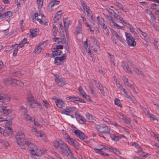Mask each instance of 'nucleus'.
Returning <instances> with one entry per match:
<instances>
[{"mask_svg":"<svg viewBox=\"0 0 159 159\" xmlns=\"http://www.w3.org/2000/svg\"><path fill=\"white\" fill-rule=\"evenodd\" d=\"M111 61V62L114 64V65H115V63H114V61L115 60L114 56V55H110Z\"/></svg>","mask_w":159,"mask_h":159,"instance_id":"603ef678","label":"nucleus"},{"mask_svg":"<svg viewBox=\"0 0 159 159\" xmlns=\"http://www.w3.org/2000/svg\"><path fill=\"white\" fill-rule=\"evenodd\" d=\"M116 4L119 8L123 10V6L121 4L117 1L116 2Z\"/></svg>","mask_w":159,"mask_h":159,"instance_id":"de8ad7c7","label":"nucleus"},{"mask_svg":"<svg viewBox=\"0 0 159 159\" xmlns=\"http://www.w3.org/2000/svg\"><path fill=\"white\" fill-rule=\"evenodd\" d=\"M75 117L77 120H79V123L82 124L85 123L86 121L85 119L82 118L81 116L76 112H75Z\"/></svg>","mask_w":159,"mask_h":159,"instance_id":"f8f14e48","label":"nucleus"},{"mask_svg":"<svg viewBox=\"0 0 159 159\" xmlns=\"http://www.w3.org/2000/svg\"><path fill=\"white\" fill-rule=\"evenodd\" d=\"M103 31L104 33H105V34L108 36L109 35V31L108 30L107 28V26H106L105 28L103 29Z\"/></svg>","mask_w":159,"mask_h":159,"instance_id":"09e8293b","label":"nucleus"},{"mask_svg":"<svg viewBox=\"0 0 159 159\" xmlns=\"http://www.w3.org/2000/svg\"><path fill=\"white\" fill-rule=\"evenodd\" d=\"M5 104V102H8L10 100V98L9 97L7 96V95L4 94V96L3 97V99L2 100Z\"/></svg>","mask_w":159,"mask_h":159,"instance_id":"2f4dec72","label":"nucleus"},{"mask_svg":"<svg viewBox=\"0 0 159 159\" xmlns=\"http://www.w3.org/2000/svg\"><path fill=\"white\" fill-rule=\"evenodd\" d=\"M125 34L128 45L130 46H134L136 45V42L134 38L129 33L125 32Z\"/></svg>","mask_w":159,"mask_h":159,"instance_id":"39448f33","label":"nucleus"},{"mask_svg":"<svg viewBox=\"0 0 159 159\" xmlns=\"http://www.w3.org/2000/svg\"><path fill=\"white\" fill-rule=\"evenodd\" d=\"M20 108L22 112L24 113V115L25 114H27L28 111L25 107L23 106H21L20 107Z\"/></svg>","mask_w":159,"mask_h":159,"instance_id":"f704fd0d","label":"nucleus"},{"mask_svg":"<svg viewBox=\"0 0 159 159\" xmlns=\"http://www.w3.org/2000/svg\"><path fill=\"white\" fill-rule=\"evenodd\" d=\"M15 82L14 86H16V85L19 86L20 87H23L24 85V83L23 82L20 81V80H14Z\"/></svg>","mask_w":159,"mask_h":159,"instance_id":"412c9836","label":"nucleus"},{"mask_svg":"<svg viewBox=\"0 0 159 159\" xmlns=\"http://www.w3.org/2000/svg\"><path fill=\"white\" fill-rule=\"evenodd\" d=\"M138 29L140 31V33L144 37H146V36L147 35V34H146V33L145 32H143L140 29V28H138Z\"/></svg>","mask_w":159,"mask_h":159,"instance_id":"6e6d98bb","label":"nucleus"},{"mask_svg":"<svg viewBox=\"0 0 159 159\" xmlns=\"http://www.w3.org/2000/svg\"><path fill=\"white\" fill-rule=\"evenodd\" d=\"M37 1L39 2H38V6L42 7L43 5V0H37Z\"/></svg>","mask_w":159,"mask_h":159,"instance_id":"8fccbe9b","label":"nucleus"},{"mask_svg":"<svg viewBox=\"0 0 159 159\" xmlns=\"http://www.w3.org/2000/svg\"><path fill=\"white\" fill-rule=\"evenodd\" d=\"M55 103L57 107L60 108H62L66 106L65 103L61 100L56 99L55 100Z\"/></svg>","mask_w":159,"mask_h":159,"instance_id":"9b49d317","label":"nucleus"},{"mask_svg":"<svg viewBox=\"0 0 159 159\" xmlns=\"http://www.w3.org/2000/svg\"><path fill=\"white\" fill-rule=\"evenodd\" d=\"M102 149H97V148H94V150L95 151L97 152V153H99V154H101L102 153Z\"/></svg>","mask_w":159,"mask_h":159,"instance_id":"13d9d810","label":"nucleus"},{"mask_svg":"<svg viewBox=\"0 0 159 159\" xmlns=\"http://www.w3.org/2000/svg\"><path fill=\"white\" fill-rule=\"evenodd\" d=\"M0 18L2 20H3L6 18L4 13L2 14L0 13Z\"/></svg>","mask_w":159,"mask_h":159,"instance_id":"5fc2aeb1","label":"nucleus"},{"mask_svg":"<svg viewBox=\"0 0 159 159\" xmlns=\"http://www.w3.org/2000/svg\"><path fill=\"white\" fill-rule=\"evenodd\" d=\"M2 112L4 114L8 115L12 112V110L11 109H5L0 108V112Z\"/></svg>","mask_w":159,"mask_h":159,"instance_id":"f3484780","label":"nucleus"},{"mask_svg":"<svg viewBox=\"0 0 159 159\" xmlns=\"http://www.w3.org/2000/svg\"><path fill=\"white\" fill-rule=\"evenodd\" d=\"M92 40L94 43L96 45H97L99 47V46L97 44L98 41L94 37H93L92 38Z\"/></svg>","mask_w":159,"mask_h":159,"instance_id":"69168bd1","label":"nucleus"},{"mask_svg":"<svg viewBox=\"0 0 159 159\" xmlns=\"http://www.w3.org/2000/svg\"><path fill=\"white\" fill-rule=\"evenodd\" d=\"M27 39L26 38H24L23 40H22L21 42L19 43V44H18L19 45H21L22 43L25 44V43H28L27 42Z\"/></svg>","mask_w":159,"mask_h":159,"instance_id":"c03bdc74","label":"nucleus"},{"mask_svg":"<svg viewBox=\"0 0 159 159\" xmlns=\"http://www.w3.org/2000/svg\"><path fill=\"white\" fill-rule=\"evenodd\" d=\"M76 109V107H75L67 106L65 109L62 110V112L67 115H69V113L75 111Z\"/></svg>","mask_w":159,"mask_h":159,"instance_id":"0eeeda50","label":"nucleus"},{"mask_svg":"<svg viewBox=\"0 0 159 159\" xmlns=\"http://www.w3.org/2000/svg\"><path fill=\"white\" fill-rule=\"evenodd\" d=\"M18 51V50H17V49H16V48L14 49L13 53V56L15 57L16 56Z\"/></svg>","mask_w":159,"mask_h":159,"instance_id":"338daca9","label":"nucleus"},{"mask_svg":"<svg viewBox=\"0 0 159 159\" xmlns=\"http://www.w3.org/2000/svg\"><path fill=\"white\" fill-rule=\"evenodd\" d=\"M120 102V100L116 98L115 100V103L118 106L121 107L122 106Z\"/></svg>","mask_w":159,"mask_h":159,"instance_id":"ea45409f","label":"nucleus"},{"mask_svg":"<svg viewBox=\"0 0 159 159\" xmlns=\"http://www.w3.org/2000/svg\"><path fill=\"white\" fill-rule=\"evenodd\" d=\"M55 61L54 63L57 65H58L59 64V63L57 61H59L60 62L62 61L61 60V59H60L59 57H56L55 58Z\"/></svg>","mask_w":159,"mask_h":159,"instance_id":"e433bc0d","label":"nucleus"},{"mask_svg":"<svg viewBox=\"0 0 159 159\" xmlns=\"http://www.w3.org/2000/svg\"><path fill=\"white\" fill-rule=\"evenodd\" d=\"M25 144H26L30 148V150L32 149L36 150L37 149V148L36 146L33 144V143L29 142L28 141H26L25 142Z\"/></svg>","mask_w":159,"mask_h":159,"instance_id":"ddd939ff","label":"nucleus"},{"mask_svg":"<svg viewBox=\"0 0 159 159\" xmlns=\"http://www.w3.org/2000/svg\"><path fill=\"white\" fill-rule=\"evenodd\" d=\"M17 44H15L14 45L12 46H7L6 49L5 50V51H10L12 49V48H13V47L16 45H17Z\"/></svg>","mask_w":159,"mask_h":159,"instance_id":"a19ab883","label":"nucleus"},{"mask_svg":"<svg viewBox=\"0 0 159 159\" xmlns=\"http://www.w3.org/2000/svg\"><path fill=\"white\" fill-rule=\"evenodd\" d=\"M67 144L62 141H55L54 143V146L61 153L63 151V150L66 148Z\"/></svg>","mask_w":159,"mask_h":159,"instance_id":"f257e3e1","label":"nucleus"},{"mask_svg":"<svg viewBox=\"0 0 159 159\" xmlns=\"http://www.w3.org/2000/svg\"><path fill=\"white\" fill-rule=\"evenodd\" d=\"M137 153H139L141 157H145L146 156V153L143 152L142 150H139L137 152Z\"/></svg>","mask_w":159,"mask_h":159,"instance_id":"c756f323","label":"nucleus"},{"mask_svg":"<svg viewBox=\"0 0 159 159\" xmlns=\"http://www.w3.org/2000/svg\"><path fill=\"white\" fill-rule=\"evenodd\" d=\"M121 119L123 121L127 124H130V120L129 119H126L124 117H123Z\"/></svg>","mask_w":159,"mask_h":159,"instance_id":"4c0bfd02","label":"nucleus"},{"mask_svg":"<svg viewBox=\"0 0 159 159\" xmlns=\"http://www.w3.org/2000/svg\"><path fill=\"white\" fill-rule=\"evenodd\" d=\"M102 150H109V151H112L113 150V148L111 147H106L105 148H102Z\"/></svg>","mask_w":159,"mask_h":159,"instance_id":"4d7b16f0","label":"nucleus"},{"mask_svg":"<svg viewBox=\"0 0 159 159\" xmlns=\"http://www.w3.org/2000/svg\"><path fill=\"white\" fill-rule=\"evenodd\" d=\"M30 153L31 154L33 155H36L37 156H40L38 152V150L37 149L36 150H34V149H32V151L31 150H30Z\"/></svg>","mask_w":159,"mask_h":159,"instance_id":"bb28decb","label":"nucleus"},{"mask_svg":"<svg viewBox=\"0 0 159 159\" xmlns=\"http://www.w3.org/2000/svg\"><path fill=\"white\" fill-rule=\"evenodd\" d=\"M112 24L114 26L116 27L118 29H120L121 30H124L125 28V27L124 26H120L118 24H117L115 22L112 21Z\"/></svg>","mask_w":159,"mask_h":159,"instance_id":"7c9ffc66","label":"nucleus"},{"mask_svg":"<svg viewBox=\"0 0 159 159\" xmlns=\"http://www.w3.org/2000/svg\"><path fill=\"white\" fill-rule=\"evenodd\" d=\"M86 117L87 119L90 121L93 120V119L92 115L88 113L86 114Z\"/></svg>","mask_w":159,"mask_h":159,"instance_id":"473e14b6","label":"nucleus"},{"mask_svg":"<svg viewBox=\"0 0 159 159\" xmlns=\"http://www.w3.org/2000/svg\"><path fill=\"white\" fill-rule=\"evenodd\" d=\"M12 119H10L9 120H5L4 121H6V123L9 125H11L12 124Z\"/></svg>","mask_w":159,"mask_h":159,"instance_id":"864d4df0","label":"nucleus"},{"mask_svg":"<svg viewBox=\"0 0 159 159\" xmlns=\"http://www.w3.org/2000/svg\"><path fill=\"white\" fill-rule=\"evenodd\" d=\"M15 80V79L11 78L5 79L3 80V82L5 83L6 85L11 84L14 86V84Z\"/></svg>","mask_w":159,"mask_h":159,"instance_id":"9d476101","label":"nucleus"},{"mask_svg":"<svg viewBox=\"0 0 159 159\" xmlns=\"http://www.w3.org/2000/svg\"><path fill=\"white\" fill-rule=\"evenodd\" d=\"M123 63L124 64L123 68L124 70L127 72L131 74L132 71L130 68L129 67L128 63L126 62H124Z\"/></svg>","mask_w":159,"mask_h":159,"instance_id":"4468645a","label":"nucleus"},{"mask_svg":"<svg viewBox=\"0 0 159 159\" xmlns=\"http://www.w3.org/2000/svg\"><path fill=\"white\" fill-rule=\"evenodd\" d=\"M61 52V51L60 50L54 49V51H52V54L53 57L57 56L59 55Z\"/></svg>","mask_w":159,"mask_h":159,"instance_id":"6ab92c4d","label":"nucleus"},{"mask_svg":"<svg viewBox=\"0 0 159 159\" xmlns=\"http://www.w3.org/2000/svg\"><path fill=\"white\" fill-rule=\"evenodd\" d=\"M57 31V29H52L53 35L55 37L56 36Z\"/></svg>","mask_w":159,"mask_h":159,"instance_id":"0e129e2a","label":"nucleus"},{"mask_svg":"<svg viewBox=\"0 0 159 159\" xmlns=\"http://www.w3.org/2000/svg\"><path fill=\"white\" fill-rule=\"evenodd\" d=\"M96 129L98 131L103 134H109L110 132V129L108 127L102 124L97 125Z\"/></svg>","mask_w":159,"mask_h":159,"instance_id":"7ed1b4c3","label":"nucleus"},{"mask_svg":"<svg viewBox=\"0 0 159 159\" xmlns=\"http://www.w3.org/2000/svg\"><path fill=\"white\" fill-rule=\"evenodd\" d=\"M86 11L87 12V16H88L89 17H92V16H93L92 13L90 10L89 11Z\"/></svg>","mask_w":159,"mask_h":159,"instance_id":"bf43d9fd","label":"nucleus"},{"mask_svg":"<svg viewBox=\"0 0 159 159\" xmlns=\"http://www.w3.org/2000/svg\"><path fill=\"white\" fill-rule=\"evenodd\" d=\"M105 17L109 20L111 21V23H112V21L115 22L112 19V17L111 16L108 15H104Z\"/></svg>","mask_w":159,"mask_h":159,"instance_id":"79ce46f5","label":"nucleus"},{"mask_svg":"<svg viewBox=\"0 0 159 159\" xmlns=\"http://www.w3.org/2000/svg\"><path fill=\"white\" fill-rule=\"evenodd\" d=\"M151 134L155 138V139H157V140L159 141V138L157 136V135L154 133V132H152L151 133Z\"/></svg>","mask_w":159,"mask_h":159,"instance_id":"052dcab7","label":"nucleus"},{"mask_svg":"<svg viewBox=\"0 0 159 159\" xmlns=\"http://www.w3.org/2000/svg\"><path fill=\"white\" fill-rule=\"evenodd\" d=\"M38 29L37 28L30 30V32L32 37H35L38 33Z\"/></svg>","mask_w":159,"mask_h":159,"instance_id":"aec40b11","label":"nucleus"},{"mask_svg":"<svg viewBox=\"0 0 159 159\" xmlns=\"http://www.w3.org/2000/svg\"><path fill=\"white\" fill-rule=\"evenodd\" d=\"M27 98L28 102V104L31 107L34 108L36 107L35 104L39 105L36 99L31 94H29L28 95Z\"/></svg>","mask_w":159,"mask_h":159,"instance_id":"f03ea898","label":"nucleus"},{"mask_svg":"<svg viewBox=\"0 0 159 159\" xmlns=\"http://www.w3.org/2000/svg\"><path fill=\"white\" fill-rule=\"evenodd\" d=\"M17 143L23 144V142L25 141V136L24 133L22 131L18 132L15 136Z\"/></svg>","mask_w":159,"mask_h":159,"instance_id":"20e7f679","label":"nucleus"},{"mask_svg":"<svg viewBox=\"0 0 159 159\" xmlns=\"http://www.w3.org/2000/svg\"><path fill=\"white\" fill-rule=\"evenodd\" d=\"M62 12V11L60 10L58 11L56 14L54 16V18L56 19L54 20V23H56L58 21L59 19L61 18V13Z\"/></svg>","mask_w":159,"mask_h":159,"instance_id":"dca6fc26","label":"nucleus"},{"mask_svg":"<svg viewBox=\"0 0 159 159\" xmlns=\"http://www.w3.org/2000/svg\"><path fill=\"white\" fill-rule=\"evenodd\" d=\"M55 81L56 84L60 87H62L66 84V82L64 81V80L60 78L59 77L56 78Z\"/></svg>","mask_w":159,"mask_h":159,"instance_id":"6e6552de","label":"nucleus"},{"mask_svg":"<svg viewBox=\"0 0 159 159\" xmlns=\"http://www.w3.org/2000/svg\"><path fill=\"white\" fill-rule=\"evenodd\" d=\"M63 46L62 45H57L56 48L54 47L53 48L54 49L59 50V49H63Z\"/></svg>","mask_w":159,"mask_h":159,"instance_id":"a18cd8bd","label":"nucleus"},{"mask_svg":"<svg viewBox=\"0 0 159 159\" xmlns=\"http://www.w3.org/2000/svg\"><path fill=\"white\" fill-rule=\"evenodd\" d=\"M114 81H115L116 83V84L117 87L120 89V90H122V86H121V84H120V81L116 78H115L114 79Z\"/></svg>","mask_w":159,"mask_h":159,"instance_id":"a878e982","label":"nucleus"},{"mask_svg":"<svg viewBox=\"0 0 159 159\" xmlns=\"http://www.w3.org/2000/svg\"><path fill=\"white\" fill-rule=\"evenodd\" d=\"M108 11L109 13L112 15L113 16L114 14L115 13V12L111 9L109 8Z\"/></svg>","mask_w":159,"mask_h":159,"instance_id":"680f3d73","label":"nucleus"},{"mask_svg":"<svg viewBox=\"0 0 159 159\" xmlns=\"http://www.w3.org/2000/svg\"><path fill=\"white\" fill-rule=\"evenodd\" d=\"M65 20H63V23L64 27L65 26V25L67 27H68L69 26V25L70 24L71 22L70 20H69L68 21L67 23H66V21H65Z\"/></svg>","mask_w":159,"mask_h":159,"instance_id":"58836bf2","label":"nucleus"},{"mask_svg":"<svg viewBox=\"0 0 159 159\" xmlns=\"http://www.w3.org/2000/svg\"><path fill=\"white\" fill-rule=\"evenodd\" d=\"M96 86L99 89L103 88V86L101 83L99 82L96 83Z\"/></svg>","mask_w":159,"mask_h":159,"instance_id":"3c124183","label":"nucleus"},{"mask_svg":"<svg viewBox=\"0 0 159 159\" xmlns=\"http://www.w3.org/2000/svg\"><path fill=\"white\" fill-rule=\"evenodd\" d=\"M74 133L76 137L82 140H86L88 139L87 136L79 129L75 130Z\"/></svg>","mask_w":159,"mask_h":159,"instance_id":"423d86ee","label":"nucleus"},{"mask_svg":"<svg viewBox=\"0 0 159 159\" xmlns=\"http://www.w3.org/2000/svg\"><path fill=\"white\" fill-rule=\"evenodd\" d=\"M60 2L59 1L54 0L49 2L48 6L50 5L51 7H52L56 5H58Z\"/></svg>","mask_w":159,"mask_h":159,"instance_id":"4be33fe9","label":"nucleus"},{"mask_svg":"<svg viewBox=\"0 0 159 159\" xmlns=\"http://www.w3.org/2000/svg\"><path fill=\"white\" fill-rule=\"evenodd\" d=\"M4 14H5L6 18H10L12 16V13L11 11H8L4 13Z\"/></svg>","mask_w":159,"mask_h":159,"instance_id":"c85d7f7f","label":"nucleus"},{"mask_svg":"<svg viewBox=\"0 0 159 159\" xmlns=\"http://www.w3.org/2000/svg\"><path fill=\"white\" fill-rule=\"evenodd\" d=\"M97 19L98 20V22L100 25H102V24L104 23V20L102 18H100L99 16H98L97 17Z\"/></svg>","mask_w":159,"mask_h":159,"instance_id":"c9c22d12","label":"nucleus"},{"mask_svg":"<svg viewBox=\"0 0 159 159\" xmlns=\"http://www.w3.org/2000/svg\"><path fill=\"white\" fill-rule=\"evenodd\" d=\"M0 102H2V103L0 104V108L1 109H4V108H6L7 107L6 106H4V104L5 103L4 102H3L1 100L0 101Z\"/></svg>","mask_w":159,"mask_h":159,"instance_id":"49530a36","label":"nucleus"},{"mask_svg":"<svg viewBox=\"0 0 159 159\" xmlns=\"http://www.w3.org/2000/svg\"><path fill=\"white\" fill-rule=\"evenodd\" d=\"M69 144L73 146L75 148H77L79 146V143L75 139L72 138H70L67 142Z\"/></svg>","mask_w":159,"mask_h":159,"instance_id":"1a4fd4ad","label":"nucleus"},{"mask_svg":"<svg viewBox=\"0 0 159 159\" xmlns=\"http://www.w3.org/2000/svg\"><path fill=\"white\" fill-rule=\"evenodd\" d=\"M39 134L40 137L42 138V139L43 141L45 142L47 141V139L46 138L45 135L44 133L42 131H40L39 132Z\"/></svg>","mask_w":159,"mask_h":159,"instance_id":"393cba45","label":"nucleus"},{"mask_svg":"<svg viewBox=\"0 0 159 159\" xmlns=\"http://www.w3.org/2000/svg\"><path fill=\"white\" fill-rule=\"evenodd\" d=\"M82 30V29L81 22L80 21H79V23L76 28V32L78 34L81 33Z\"/></svg>","mask_w":159,"mask_h":159,"instance_id":"a211bd4d","label":"nucleus"},{"mask_svg":"<svg viewBox=\"0 0 159 159\" xmlns=\"http://www.w3.org/2000/svg\"><path fill=\"white\" fill-rule=\"evenodd\" d=\"M134 71L139 75H141L143 77L144 76V75L143 74L142 72L139 70L138 68L136 67H134Z\"/></svg>","mask_w":159,"mask_h":159,"instance_id":"5701e85b","label":"nucleus"},{"mask_svg":"<svg viewBox=\"0 0 159 159\" xmlns=\"http://www.w3.org/2000/svg\"><path fill=\"white\" fill-rule=\"evenodd\" d=\"M24 117H25V118L27 120H30L31 122L33 121L31 119V117L30 116H29V115L28 114H25L24 115Z\"/></svg>","mask_w":159,"mask_h":159,"instance_id":"72a5a7b5","label":"nucleus"},{"mask_svg":"<svg viewBox=\"0 0 159 159\" xmlns=\"http://www.w3.org/2000/svg\"><path fill=\"white\" fill-rule=\"evenodd\" d=\"M43 102L44 104V105L47 108H48L49 107V104L48 102L46 100H43Z\"/></svg>","mask_w":159,"mask_h":159,"instance_id":"37998d69","label":"nucleus"},{"mask_svg":"<svg viewBox=\"0 0 159 159\" xmlns=\"http://www.w3.org/2000/svg\"><path fill=\"white\" fill-rule=\"evenodd\" d=\"M43 48V47H41L40 46H38V47L36 48L34 50V52H35V53H40L42 49Z\"/></svg>","mask_w":159,"mask_h":159,"instance_id":"cd10ccee","label":"nucleus"},{"mask_svg":"<svg viewBox=\"0 0 159 159\" xmlns=\"http://www.w3.org/2000/svg\"><path fill=\"white\" fill-rule=\"evenodd\" d=\"M132 146H134L135 147L138 149H139L140 148V146L138 144L136 143H133L132 144Z\"/></svg>","mask_w":159,"mask_h":159,"instance_id":"774afa93","label":"nucleus"},{"mask_svg":"<svg viewBox=\"0 0 159 159\" xmlns=\"http://www.w3.org/2000/svg\"><path fill=\"white\" fill-rule=\"evenodd\" d=\"M122 89L123 90V92L125 94L126 96H127V97L128 98H130V96L129 95L128 93L126 91L125 89L122 88Z\"/></svg>","mask_w":159,"mask_h":159,"instance_id":"e2e57ef3","label":"nucleus"},{"mask_svg":"<svg viewBox=\"0 0 159 159\" xmlns=\"http://www.w3.org/2000/svg\"><path fill=\"white\" fill-rule=\"evenodd\" d=\"M70 151L71 150L70 149L67 145L66 146V148H65L61 153L65 155L68 156L69 153L70 152Z\"/></svg>","mask_w":159,"mask_h":159,"instance_id":"2eb2a0df","label":"nucleus"},{"mask_svg":"<svg viewBox=\"0 0 159 159\" xmlns=\"http://www.w3.org/2000/svg\"><path fill=\"white\" fill-rule=\"evenodd\" d=\"M77 97H75L68 96L66 97V99L67 100L70 99V101L71 102L76 103L75 101L77 102L78 100H77Z\"/></svg>","mask_w":159,"mask_h":159,"instance_id":"b1692460","label":"nucleus"}]
</instances>
